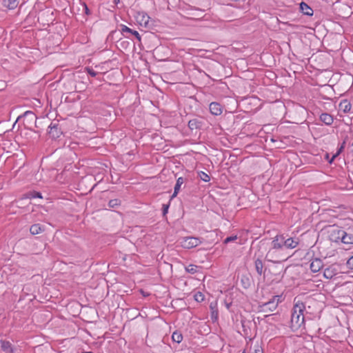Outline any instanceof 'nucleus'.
<instances>
[{
	"label": "nucleus",
	"instance_id": "f257e3e1",
	"mask_svg": "<svg viewBox=\"0 0 353 353\" xmlns=\"http://www.w3.org/2000/svg\"><path fill=\"white\" fill-rule=\"evenodd\" d=\"M330 239L336 243L349 245L347 249L353 247V222L343 228H334L330 232Z\"/></svg>",
	"mask_w": 353,
	"mask_h": 353
},
{
	"label": "nucleus",
	"instance_id": "58836bf2",
	"mask_svg": "<svg viewBox=\"0 0 353 353\" xmlns=\"http://www.w3.org/2000/svg\"><path fill=\"white\" fill-rule=\"evenodd\" d=\"M243 353H245V352H243Z\"/></svg>",
	"mask_w": 353,
	"mask_h": 353
},
{
	"label": "nucleus",
	"instance_id": "cd10ccee",
	"mask_svg": "<svg viewBox=\"0 0 353 353\" xmlns=\"http://www.w3.org/2000/svg\"><path fill=\"white\" fill-rule=\"evenodd\" d=\"M198 174H199V178H200L202 181H205V182H208V181H210V176H209L208 174H206L205 172H203V171H201V172H199L198 173Z\"/></svg>",
	"mask_w": 353,
	"mask_h": 353
},
{
	"label": "nucleus",
	"instance_id": "f03ea898",
	"mask_svg": "<svg viewBox=\"0 0 353 353\" xmlns=\"http://www.w3.org/2000/svg\"><path fill=\"white\" fill-rule=\"evenodd\" d=\"M305 308V305L300 301H296L294 304L290 321V327L293 331L304 327Z\"/></svg>",
	"mask_w": 353,
	"mask_h": 353
},
{
	"label": "nucleus",
	"instance_id": "c9c22d12",
	"mask_svg": "<svg viewBox=\"0 0 353 353\" xmlns=\"http://www.w3.org/2000/svg\"><path fill=\"white\" fill-rule=\"evenodd\" d=\"M341 152V148L339 151H337L335 154L336 155L340 154Z\"/></svg>",
	"mask_w": 353,
	"mask_h": 353
},
{
	"label": "nucleus",
	"instance_id": "9b49d317",
	"mask_svg": "<svg viewBox=\"0 0 353 353\" xmlns=\"http://www.w3.org/2000/svg\"><path fill=\"white\" fill-rule=\"evenodd\" d=\"M338 274V270L336 265H332L326 268L323 272V276L327 279H332Z\"/></svg>",
	"mask_w": 353,
	"mask_h": 353
},
{
	"label": "nucleus",
	"instance_id": "7ed1b4c3",
	"mask_svg": "<svg viewBox=\"0 0 353 353\" xmlns=\"http://www.w3.org/2000/svg\"><path fill=\"white\" fill-rule=\"evenodd\" d=\"M288 256L283 250L270 248L266 255L265 260L273 263H281L288 259Z\"/></svg>",
	"mask_w": 353,
	"mask_h": 353
},
{
	"label": "nucleus",
	"instance_id": "2f4dec72",
	"mask_svg": "<svg viewBox=\"0 0 353 353\" xmlns=\"http://www.w3.org/2000/svg\"><path fill=\"white\" fill-rule=\"evenodd\" d=\"M346 265L347 268L353 270V256L347 260Z\"/></svg>",
	"mask_w": 353,
	"mask_h": 353
},
{
	"label": "nucleus",
	"instance_id": "a211bd4d",
	"mask_svg": "<svg viewBox=\"0 0 353 353\" xmlns=\"http://www.w3.org/2000/svg\"><path fill=\"white\" fill-rule=\"evenodd\" d=\"M300 10L302 12V13L305 15H313V10L305 2H301L300 3Z\"/></svg>",
	"mask_w": 353,
	"mask_h": 353
},
{
	"label": "nucleus",
	"instance_id": "bb28decb",
	"mask_svg": "<svg viewBox=\"0 0 353 353\" xmlns=\"http://www.w3.org/2000/svg\"><path fill=\"white\" fill-rule=\"evenodd\" d=\"M194 300L199 303L203 302L205 299L204 294L201 292H196L194 294Z\"/></svg>",
	"mask_w": 353,
	"mask_h": 353
},
{
	"label": "nucleus",
	"instance_id": "20e7f679",
	"mask_svg": "<svg viewBox=\"0 0 353 353\" xmlns=\"http://www.w3.org/2000/svg\"><path fill=\"white\" fill-rule=\"evenodd\" d=\"M205 125V120L203 117H195L190 119L188 121V128L193 133V131L195 130V134H196L197 131L203 130Z\"/></svg>",
	"mask_w": 353,
	"mask_h": 353
},
{
	"label": "nucleus",
	"instance_id": "6ab92c4d",
	"mask_svg": "<svg viewBox=\"0 0 353 353\" xmlns=\"http://www.w3.org/2000/svg\"><path fill=\"white\" fill-rule=\"evenodd\" d=\"M320 120L327 125H330L334 121L333 117L328 113H322L320 115Z\"/></svg>",
	"mask_w": 353,
	"mask_h": 353
},
{
	"label": "nucleus",
	"instance_id": "f8f14e48",
	"mask_svg": "<svg viewBox=\"0 0 353 353\" xmlns=\"http://www.w3.org/2000/svg\"><path fill=\"white\" fill-rule=\"evenodd\" d=\"M210 112L215 116L221 115L223 112V107L217 102H212L209 105Z\"/></svg>",
	"mask_w": 353,
	"mask_h": 353
},
{
	"label": "nucleus",
	"instance_id": "e433bc0d",
	"mask_svg": "<svg viewBox=\"0 0 353 353\" xmlns=\"http://www.w3.org/2000/svg\"><path fill=\"white\" fill-rule=\"evenodd\" d=\"M351 151L353 152V142H352V144L351 145Z\"/></svg>",
	"mask_w": 353,
	"mask_h": 353
},
{
	"label": "nucleus",
	"instance_id": "473e14b6",
	"mask_svg": "<svg viewBox=\"0 0 353 353\" xmlns=\"http://www.w3.org/2000/svg\"><path fill=\"white\" fill-rule=\"evenodd\" d=\"M168 208H169V205L168 204H163V205L162 211H163V215H165L168 213Z\"/></svg>",
	"mask_w": 353,
	"mask_h": 353
},
{
	"label": "nucleus",
	"instance_id": "423d86ee",
	"mask_svg": "<svg viewBox=\"0 0 353 353\" xmlns=\"http://www.w3.org/2000/svg\"><path fill=\"white\" fill-rule=\"evenodd\" d=\"M201 240L197 237L188 236L183 239L181 241V246L185 249H191L199 245L201 243Z\"/></svg>",
	"mask_w": 353,
	"mask_h": 353
},
{
	"label": "nucleus",
	"instance_id": "c85d7f7f",
	"mask_svg": "<svg viewBox=\"0 0 353 353\" xmlns=\"http://www.w3.org/2000/svg\"><path fill=\"white\" fill-rule=\"evenodd\" d=\"M237 236L236 235H234V236H228L227 237L224 241H223V243L225 244H227L230 242H232V241H234L235 240L237 239Z\"/></svg>",
	"mask_w": 353,
	"mask_h": 353
},
{
	"label": "nucleus",
	"instance_id": "b1692460",
	"mask_svg": "<svg viewBox=\"0 0 353 353\" xmlns=\"http://www.w3.org/2000/svg\"><path fill=\"white\" fill-rule=\"evenodd\" d=\"M26 198L30 199H35V198L41 199L42 195H41V193L39 192L33 191V192H28L26 194Z\"/></svg>",
	"mask_w": 353,
	"mask_h": 353
},
{
	"label": "nucleus",
	"instance_id": "a878e982",
	"mask_svg": "<svg viewBox=\"0 0 353 353\" xmlns=\"http://www.w3.org/2000/svg\"><path fill=\"white\" fill-rule=\"evenodd\" d=\"M121 205V201L118 199H114L110 200L108 206L112 208H117Z\"/></svg>",
	"mask_w": 353,
	"mask_h": 353
},
{
	"label": "nucleus",
	"instance_id": "9d476101",
	"mask_svg": "<svg viewBox=\"0 0 353 353\" xmlns=\"http://www.w3.org/2000/svg\"><path fill=\"white\" fill-rule=\"evenodd\" d=\"M284 249H294L297 247L299 243L298 239L289 237L288 239L283 235Z\"/></svg>",
	"mask_w": 353,
	"mask_h": 353
},
{
	"label": "nucleus",
	"instance_id": "0eeeda50",
	"mask_svg": "<svg viewBox=\"0 0 353 353\" xmlns=\"http://www.w3.org/2000/svg\"><path fill=\"white\" fill-rule=\"evenodd\" d=\"M270 248L284 252L283 234L276 235L272 239Z\"/></svg>",
	"mask_w": 353,
	"mask_h": 353
},
{
	"label": "nucleus",
	"instance_id": "4be33fe9",
	"mask_svg": "<svg viewBox=\"0 0 353 353\" xmlns=\"http://www.w3.org/2000/svg\"><path fill=\"white\" fill-rule=\"evenodd\" d=\"M3 1L4 6L10 10L16 8L19 5L18 0H3Z\"/></svg>",
	"mask_w": 353,
	"mask_h": 353
},
{
	"label": "nucleus",
	"instance_id": "c756f323",
	"mask_svg": "<svg viewBox=\"0 0 353 353\" xmlns=\"http://www.w3.org/2000/svg\"><path fill=\"white\" fill-rule=\"evenodd\" d=\"M86 70H87L88 74L92 77H94L98 74V72L94 71L92 68H87Z\"/></svg>",
	"mask_w": 353,
	"mask_h": 353
},
{
	"label": "nucleus",
	"instance_id": "ddd939ff",
	"mask_svg": "<svg viewBox=\"0 0 353 353\" xmlns=\"http://www.w3.org/2000/svg\"><path fill=\"white\" fill-rule=\"evenodd\" d=\"M121 32L125 37H128L126 34L129 33L134 35L139 41H141V36L137 31L132 30L125 25H121Z\"/></svg>",
	"mask_w": 353,
	"mask_h": 353
},
{
	"label": "nucleus",
	"instance_id": "6e6552de",
	"mask_svg": "<svg viewBox=\"0 0 353 353\" xmlns=\"http://www.w3.org/2000/svg\"><path fill=\"white\" fill-rule=\"evenodd\" d=\"M48 128V134L53 139L59 138L62 133L57 123L52 122Z\"/></svg>",
	"mask_w": 353,
	"mask_h": 353
},
{
	"label": "nucleus",
	"instance_id": "1a4fd4ad",
	"mask_svg": "<svg viewBox=\"0 0 353 353\" xmlns=\"http://www.w3.org/2000/svg\"><path fill=\"white\" fill-rule=\"evenodd\" d=\"M139 23L145 28H150L152 26L150 23V17L145 12L139 13L137 17Z\"/></svg>",
	"mask_w": 353,
	"mask_h": 353
},
{
	"label": "nucleus",
	"instance_id": "dca6fc26",
	"mask_svg": "<svg viewBox=\"0 0 353 353\" xmlns=\"http://www.w3.org/2000/svg\"><path fill=\"white\" fill-rule=\"evenodd\" d=\"M339 108L344 113H349L351 111L352 104L347 99H343L339 103Z\"/></svg>",
	"mask_w": 353,
	"mask_h": 353
},
{
	"label": "nucleus",
	"instance_id": "4468645a",
	"mask_svg": "<svg viewBox=\"0 0 353 353\" xmlns=\"http://www.w3.org/2000/svg\"><path fill=\"white\" fill-rule=\"evenodd\" d=\"M1 349L5 353H15V349L8 341L1 340Z\"/></svg>",
	"mask_w": 353,
	"mask_h": 353
},
{
	"label": "nucleus",
	"instance_id": "aec40b11",
	"mask_svg": "<svg viewBox=\"0 0 353 353\" xmlns=\"http://www.w3.org/2000/svg\"><path fill=\"white\" fill-rule=\"evenodd\" d=\"M44 231V227L39 223L33 224L30 228V232L32 235L38 234Z\"/></svg>",
	"mask_w": 353,
	"mask_h": 353
},
{
	"label": "nucleus",
	"instance_id": "4c0bfd02",
	"mask_svg": "<svg viewBox=\"0 0 353 353\" xmlns=\"http://www.w3.org/2000/svg\"><path fill=\"white\" fill-rule=\"evenodd\" d=\"M86 353H92V352H86Z\"/></svg>",
	"mask_w": 353,
	"mask_h": 353
},
{
	"label": "nucleus",
	"instance_id": "f3484780",
	"mask_svg": "<svg viewBox=\"0 0 353 353\" xmlns=\"http://www.w3.org/2000/svg\"><path fill=\"white\" fill-rule=\"evenodd\" d=\"M185 181V179L183 177L181 176L177 179L176 184L174 185V192L171 196L172 199L176 196V195L179 192L181 185L184 183Z\"/></svg>",
	"mask_w": 353,
	"mask_h": 353
},
{
	"label": "nucleus",
	"instance_id": "f704fd0d",
	"mask_svg": "<svg viewBox=\"0 0 353 353\" xmlns=\"http://www.w3.org/2000/svg\"><path fill=\"white\" fill-rule=\"evenodd\" d=\"M32 114V115H33V114H34L32 113V112H30V111H27V112H25V114Z\"/></svg>",
	"mask_w": 353,
	"mask_h": 353
},
{
	"label": "nucleus",
	"instance_id": "7c9ffc66",
	"mask_svg": "<svg viewBox=\"0 0 353 353\" xmlns=\"http://www.w3.org/2000/svg\"><path fill=\"white\" fill-rule=\"evenodd\" d=\"M328 164H331L338 156H323Z\"/></svg>",
	"mask_w": 353,
	"mask_h": 353
},
{
	"label": "nucleus",
	"instance_id": "412c9836",
	"mask_svg": "<svg viewBox=\"0 0 353 353\" xmlns=\"http://www.w3.org/2000/svg\"><path fill=\"white\" fill-rule=\"evenodd\" d=\"M254 265L258 274L262 275L264 273L263 261L260 259H257L254 261Z\"/></svg>",
	"mask_w": 353,
	"mask_h": 353
},
{
	"label": "nucleus",
	"instance_id": "72a5a7b5",
	"mask_svg": "<svg viewBox=\"0 0 353 353\" xmlns=\"http://www.w3.org/2000/svg\"><path fill=\"white\" fill-rule=\"evenodd\" d=\"M83 6L85 14L90 15V11L87 4L85 3H83Z\"/></svg>",
	"mask_w": 353,
	"mask_h": 353
},
{
	"label": "nucleus",
	"instance_id": "2eb2a0df",
	"mask_svg": "<svg viewBox=\"0 0 353 353\" xmlns=\"http://www.w3.org/2000/svg\"><path fill=\"white\" fill-rule=\"evenodd\" d=\"M323 267V261L318 258L313 259L310 263V270L313 272H318Z\"/></svg>",
	"mask_w": 353,
	"mask_h": 353
},
{
	"label": "nucleus",
	"instance_id": "393cba45",
	"mask_svg": "<svg viewBox=\"0 0 353 353\" xmlns=\"http://www.w3.org/2000/svg\"><path fill=\"white\" fill-rule=\"evenodd\" d=\"M199 268V267L196 265L190 264L185 267V271L190 274H194L198 271Z\"/></svg>",
	"mask_w": 353,
	"mask_h": 353
},
{
	"label": "nucleus",
	"instance_id": "39448f33",
	"mask_svg": "<svg viewBox=\"0 0 353 353\" xmlns=\"http://www.w3.org/2000/svg\"><path fill=\"white\" fill-rule=\"evenodd\" d=\"M279 296H273L269 301L259 305L260 311L261 312H272L275 310L279 304Z\"/></svg>",
	"mask_w": 353,
	"mask_h": 353
},
{
	"label": "nucleus",
	"instance_id": "5701e85b",
	"mask_svg": "<svg viewBox=\"0 0 353 353\" xmlns=\"http://www.w3.org/2000/svg\"><path fill=\"white\" fill-rule=\"evenodd\" d=\"M172 339L174 342L179 343L183 340V335L181 332L175 331L172 334Z\"/></svg>",
	"mask_w": 353,
	"mask_h": 353
}]
</instances>
